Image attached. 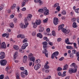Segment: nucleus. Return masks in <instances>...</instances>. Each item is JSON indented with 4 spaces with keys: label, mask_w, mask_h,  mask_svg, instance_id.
I'll list each match as a JSON object with an SVG mask.
<instances>
[{
    "label": "nucleus",
    "mask_w": 79,
    "mask_h": 79,
    "mask_svg": "<svg viewBox=\"0 0 79 79\" xmlns=\"http://www.w3.org/2000/svg\"><path fill=\"white\" fill-rule=\"evenodd\" d=\"M27 46H28V44H27V43H25L23 44V46H22V48L23 50H24V49H25L26 48V47H27Z\"/></svg>",
    "instance_id": "obj_9"
},
{
    "label": "nucleus",
    "mask_w": 79,
    "mask_h": 79,
    "mask_svg": "<svg viewBox=\"0 0 79 79\" xmlns=\"http://www.w3.org/2000/svg\"><path fill=\"white\" fill-rule=\"evenodd\" d=\"M33 24H34L33 28H36V27H37V26L38 25H37V24H36V23H35V22L34 23H33Z\"/></svg>",
    "instance_id": "obj_40"
},
{
    "label": "nucleus",
    "mask_w": 79,
    "mask_h": 79,
    "mask_svg": "<svg viewBox=\"0 0 79 79\" xmlns=\"http://www.w3.org/2000/svg\"><path fill=\"white\" fill-rule=\"evenodd\" d=\"M35 62L37 64H39L40 63V60L39 59H37L35 61Z\"/></svg>",
    "instance_id": "obj_27"
},
{
    "label": "nucleus",
    "mask_w": 79,
    "mask_h": 79,
    "mask_svg": "<svg viewBox=\"0 0 79 79\" xmlns=\"http://www.w3.org/2000/svg\"><path fill=\"white\" fill-rule=\"evenodd\" d=\"M71 67H74V69H77L78 68V67L77 65H76V63H72V64L70 65Z\"/></svg>",
    "instance_id": "obj_15"
},
{
    "label": "nucleus",
    "mask_w": 79,
    "mask_h": 79,
    "mask_svg": "<svg viewBox=\"0 0 79 79\" xmlns=\"http://www.w3.org/2000/svg\"><path fill=\"white\" fill-rule=\"evenodd\" d=\"M76 18H73L72 19V22H74V21H76Z\"/></svg>",
    "instance_id": "obj_54"
},
{
    "label": "nucleus",
    "mask_w": 79,
    "mask_h": 79,
    "mask_svg": "<svg viewBox=\"0 0 79 79\" xmlns=\"http://www.w3.org/2000/svg\"><path fill=\"white\" fill-rule=\"evenodd\" d=\"M37 37H39L40 39L42 38V35L40 33H39L37 35Z\"/></svg>",
    "instance_id": "obj_25"
},
{
    "label": "nucleus",
    "mask_w": 79,
    "mask_h": 79,
    "mask_svg": "<svg viewBox=\"0 0 79 79\" xmlns=\"http://www.w3.org/2000/svg\"><path fill=\"white\" fill-rule=\"evenodd\" d=\"M51 78V76H48L46 78L47 79H50Z\"/></svg>",
    "instance_id": "obj_64"
},
{
    "label": "nucleus",
    "mask_w": 79,
    "mask_h": 79,
    "mask_svg": "<svg viewBox=\"0 0 79 79\" xmlns=\"http://www.w3.org/2000/svg\"><path fill=\"white\" fill-rule=\"evenodd\" d=\"M62 31L65 34H66V29L64 28L62 30Z\"/></svg>",
    "instance_id": "obj_38"
},
{
    "label": "nucleus",
    "mask_w": 79,
    "mask_h": 79,
    "mask_svg": "<svg viewBox=\"0 0 79 79\" xmlns=\"http://www.w3.org/2000/svg\"><path fill=\"white\" fill-rule=\"evenodd\" d=\"M47 7H44L43 9H40L38 10V12L39 13H44L45 11H46L47 10Z\"/></svg>",
    "instance_id": "obj_4"
},
{
    "label": "nucleus",
    "mask_w": 79,
    "mask_h": 79,
    "mask_svg": "<svg viewBox=\"0 0 79 79\" xmlns=\"http://www.w3.org/2000/svg\"><path fill=\"white\" fill-rule=\"evenodd\" d=\"M27 56H23V63H26L27 62Z\"/></svg>",
    "instance_id": "obj_14"
},
{
    "label": "nucleus",
    "mask_w": 79,
    "mask_h": 79,
    "mask_svg": "<svg viewBox=\"0 0 79 79\" xmlns=\"http://www.w3.org/2000/svg\"><path fill=\"white\" fill-rule=\"evenodd\" d=\"M10 27L13 28L14 27V24L12 23H10Z\"/></svg>",
    "instance_id": "obj_37"
},
{
    "label": "nucleus",
    "mask_w": 79,
    "mask_h": 79,
    "mask_svg": "<svg viewBox=\"0 0 79 79\" xmlns=\"http://www.w3.org/2000/svg\"><path fill=\"white\" fill-rule=\"evenodd\" d=\"M18 54V52H16L15 53L14 55V60H16V58L17 56V54Z\"/></svg>",
    "instance_id": "obj_31"
},
{
    "label": "nucleus",
    "mask_w": 79,
    "mask_h": 79,
    "mask_svg": "<svg viewBox=\"0 0 79 79\" xmlns=\"http://www.w3.org/2000/svg\"><path fill=\"white\" fill-rule=\"evenodd\" d=\"M41 66V64H37L35 65L34 66V69L35 70H38L39 68H40V67Z\"/></svg>",
    "instance_id": "obj_11"
},
{
    "label": "nucleus",
    "mask_w": 79,
    "mask_h": 79,
    "mask_svg": "<svg viewBox=\"0 0 79 79\" xmlns=\"http://www.w3.org/2000/svg\"><path fill=\"white\" fill-rule=\"evenodd\" d=\"M61 14L63 15H66V12L65 10H63V11L61 13Z\"/></svg>",
    "instance_id": "obj_51"
},
{
    "label": "nucleus",
    "mask_w": 79,
    "mask_h": 79,
    "mask_svg": "<svg viewBox=\"0 0 79 79\" xmlns=\"http://www.w3.org/2000/svg\"><path fill=\"white\" fill-rule=\"evenodd\" d=\"M58 42H60L61 41V38H59L57 39Z\"/></svg>",
    "instance_id": "obj_60"
},
{
    "label": "nucleus",
    "mask_w": 79,
    "mask_h": 79,
    "mask_svg": "<svg viewBox=\"0 0 79 79\" xmlns=\"http://www.w3.org/2000/svg\"><path fill=\"white\" fill-rule=\"evenodd\" d=\"M35 58L34 57H31L30 58V61H33V62H34L35 61Z\"/></svg>",
    "instance_id": "obj_26"
},
{
    "label": "nucleus",
    "mask_w": 79,
    "mask_h": 79,
    "mask_svg": "<svg viewBox=\"0 0 79 79\" xmlns=\"http://www.w3.org/2000/svg\"><path fill=\"white\" fill-rule=\"evenodd\" d=\"M16 79H20V78L19 77V76L20 75H19V73H16Z\"/></svg>",
    "instance_id": "obj_28"
},
{
    "label": "nucleus",
    "mask_w": 79,
    "mask_h": 79,
    "mask_svg": "<svg viewBox=\"0 0 79 79\" xmlns=\"http://www.w3.org/2000/svg\"><path fill=\"white\" fill-rule=\"evenodd\" d=\"M0 63L2 66H5L7 63V61L5 60H0Z\"/></svg>",
    "instance_id": "obj_3"
},
{
    "label": "nucleus",
    "mask_w": 79,
    "mask_h": 79,
    "mask_svg": "<svg viewBox=\"0 0 79 79\" xmlns=\"http://www.w3.org/2000/svg\"><path fill=\"white\" fill-rule=\"evenodd\" d=\"M6 38H8L9 37V34H7L6 33H4L2 35V37H6Z\"/></svg>",
    "instance_id": "obj_22"
},
{
    "label": "nucleus",
    "mask_w": 79,
    "mask_h": 79,
    "mask_svg": "<svg viewBox=\"0 0 79 79\" xmlns=\"http://www.w3.org/2000/svg\"><path fill=\"white\" fill-rule=\"evenodd\" d=\"M16 4H13L12 6L11 7V9H12V10H13V9H15V8H16Z\"/></svg>",
    "instance_id": "obj_32"
},
{
    "label": "nucleus",
    "mask_w": 79,
    "mask_h": 79,
    "mask_svg": "<svg viewBox=\"0 0 79 79\" xmlns=\"http://www.w3.org/2000/svg\"><path fill=\"white\" fill-rule=\"evenodd\" d=\"M1 48H4L5 49V48H6L5 42H3L2 43L1 46Z\"/></svg>",
    "instance_id": "obj_13"
},
{
    "label": "nucleus",
    "mask_w": 79,
    "mask_h": 79,
    "mask_svg": "<svg viewBox=\"0 0 79 79\" xmlns=\"http://www.w3.org/2000/svg\"><path fill=\"white\" fill-rule=\"evenodd\" d=\"M13 48L15 50H19V47L17 45H14L13 46Z\"/></svg>",
    "instance_id": "obj_29"
},
{
    "label": "nucleus",
    "mask_w": 79,
    "mask_h": 79,
    "mask_svg": "<svg viewBox=\"0 0 79 79\" xmlns=\"http://www.w3.org/2000/svg\"><path fill=\"white\" fill-rule=\"evenodd\" d=\"M32 35L33 36H34L35 35V32L34 31L32 33Z\"/></svg>",
    "instance_id": "obj_63"
},
{
    "label": "nucleus",
    "mask_w": 79,
    "mask_h": 79,
    "mask_svg": "<svg viewBox=\"0 0 79 79\" xmlns=\"http://www.w3.org/2000/svg\"><path fill=\"white\" fill-rule=\"evenodd\" d=\"M70 32V30H66L65 34H69V33Z\"/></svg>",
    "instance_id": "obj_56"
},
{
    "label": "nucleus",
    "mask_w": 79,
    "mask_h": 79,
    "mask_svg": "<svg viewBox=\"0 0 79 79\" xmlns=\"http://www.w3.org/2000/svg\"><path fill=\"white\" fill-rule=\"evenodd\" d=\"M48 44L50 45H51V46H52L53 45V43L52 42H48Z\"/></svg>",
    "instance_id": "obj_52"
},
{
    "label": "nucleus",
    "mask_w": 79,
    "mask_h": 79,
    "mask_svg": "<svg viewBox=\"0 0 79 79\" xmlns=\"http://www.w3.org/2000/svg\"><path fill=\"white\" fill-rule=\"evenodd\" d=\"M44 31V28H40V29L39 30V32H42L43 31Z\"/></svg>",
    "instance_id": "obj_33"
},
{
    "label": "nucleus",
    "mask_w": 79,
    "mask_h": 79,
    "mask_svg": "<svg viewBox=\"0 0 79 79\" xmlns=\"http://www.w3.org/2000/svg\"><path fill=\"white\" fill-rule=\"evenodd\" d=\"M22 6L23 7V6H24L26 5V2L23 1V2L22 3Z\"/></svg>",
    "instance_id": "obj_47"
},
{
    "label": "nucleus",
    "mask_w": 79,
    "mask_h": 79,
    "mask_svg": "<svg viewBox=\"0 0 79 79\" xmlns=\"http://www.w3.org/2000/svg\"><path fill=\"white\" fill-rule=\"evenodd\" d=\"M46 31H47V32H49L50 31V29L49 28H48L46 29Z\"/></svg>",
    "instance_id": "obj_59"
},
{
    "label": "nucleus",
    "mask_w": 79,
    "mask_h": 79,
    "mask_svg": "<svg viewBox=\"0 0 79 79\" xmlns=\"http://www.w3.org/2000/svg\"><path fill=\"white\" fill-rule=\"evenodd\" d=\"M26 7H24L22 9V11H26Z\"/></svg>",
    "instance_id": "obj_58"
},
{
    "label": "nucleus",
    "mask_w": 79,
    "mask_h": 79,
    "mask_svg": "<svg viewBox=\"0 0 79 79\" xmlns=\"http://www.w3.org/2000/svg\"><path fill=\"white\" fill-rule=\"evenodd\" d=\"M19 18H21L22 17V15L21 14H19Z\"/></svg>",
    "instance_id": "obj_61"
},
{
    "label": "nucleus",
    "mask_w": 79,
    "mask_h": 79,
    "mask_svg": "<svg viewBox=\"0 0 79 79\" xmlns=\"http://www.w3.org/2000/svg\"><path fill=\"white\" fill-rule=\"evenodd\" d=\"M67 49H71V50L73 49V48L71 46H67L66 47Z\"/></svg>",
    "instance_id": "obj_30"
},
{
    "label": "nucleus",
    "mask_w": 79,
    "mask_h": 79,
    "mask_svg": "<svg viewBox=\"0 0 79 79\" xmlns=\"http://www.w3.org/2000/svg\"><path fill=\"white\" fill-rule=\"evenodd\" d=\"M62 70H63V69L61 68L60 67H59L57 69V71H61Z\"/></svg>",
    "instance_id": "obj_35"
},
{
    "label": "nucleus",
    "mask_w": 79,
    "mask_h": 79,
    "mask_svg": "<svg viewBox=\"0 0 79 79\" xmlns=\"http://www.w3.org/2000/svg\"><path fill=\"white\" fill-rule=\"evenodd\" d=\"M59 5V3H56L54 4V5L53 6L54 8H56V7H57V6H58Z\"/></svg>",
    "instance_id": "obj_34"
},
{
    "label": "nucleus",
    "mask_w": 79,
    "mask_h": 79,
    "mask_svg": "<svg viewBox=\"0 0 79 79\" xmlns=\"http://www.w3.org/2000/svg\"><path fill=\"white\" fill-rule=\"evenodd\" d=\"M52 34L53 36H55V35H56V34L55 33V32L54 31H52Z\"/></svg>",
    "instance_id": "obj_46"
},
{
    "label": "nucleus",
    "mask_w": 79,
    "mask_h": 79,
    "mask_svg": "<svg viewBox=\"0 0 79 79\" xmlns=\"http://www.w3.org/2000/svg\"><path fill=\"white\" fill-rule=\"evenodd\" d=\"M0 55H1L0 56V59H3L5 58V53L4 52H1L0 53Z\"/></svg>",
    "instance_id": "obj_6"
},
{
    "label": "nucleus",
    "mask_w": 79,
    "mask_h": 79,
    "mask_svg": "<svg viewBox=\"0 0 79 79\" xmlns=\"http://www.w3.org/2000/svg\"><path fill=\"white\" fill-rule=\"evenodd\" d=\"M75 12L77 13H79V9H77L75 10Z\"/></svg>",
    "instance_id": "obj_48"
},
{
    "label": "nucleus",
    "mask_w": 79,
    "mask_h": 79,
    "mask_svg": "<svg viewBox=\"0 0 79 79\" xmlns=\"http://www.w3.org/2000/svg\"><path fill=\"white\" fill-rule=\"evenodd\" d=\"M63 60H64V57H62L61 58L59 59V60L60 61H63Z\"/></svg>",
    "instance_id": "obj_55"
},
{
    "label": "nucleus",
    "mask_w": 79,
    "mask_h": 79,
    "mask_svg": "<svg viewBox=\"0 0 79 79\" xmlns=\"http://www.w3.org/2000/svg\"><path fill=\"white\" fill-rule=\"evenodd\" d=\"M68 66H69L67 64H65V65L64 66V68L63 70H67V69L68 68Z\"/></svg>",
    "instance_id": "obj_23"
},
{
    "label": "nucleus",
    "mask_w": 79,
    "mask_h": 79,
    "mask_svg": "<svg viewBox=\"0 0 79 79\" xmlns=\"http://www.w3.org/2000/svg\"><path fill=\"white\" fill-rule=\"evenodd\" d=\"M5 77V76L4 75H0V79H3Z\"/></svg>",
    "instance_id": "obj_43"
},
{
    "label": "nucleus",
    "mask_w": 79,
    "mask_h": 79,
    "mask_svg": "<svg viewBox=\"0 0 79 79\" xmlns=\"http://www.w3.org/2000/svg\"><path fill=\"white\" fill-rule=\"evenodd\" d=\"M35 3H39L40 5H41L42 4V3H43V2L42 1H41V0H35Z\"/></svg>",
    "instance_id": "obj_17"
},
{
    "label": "nucleus",
    "mask_w": 79,
    "mask_h": 79,
    "mask_svg": "<svg viewBox=\"0 0 79 79\" xmlns=\"http://www.w3.org/2000/svg\"><path fill=\"white\" fill-rule=\"evenodd\" d=\"M41 20H36L35 21V23L37 25H40L41 24Z\"/></svg>",
    "instance_id": "obj_19"
},
{
    "label": "nucleus",
    "mask_w": 79,
    "mask_h": 79,
    "mask_svg": "<svg viewBox=\"0 0 79 79\" xmlns=\"http://www.w3.org/2000/svg\"><path fill=\"white\" fill-rule=\"evenodd\" d=\"M73 26L74 28H76V27H77V25L76 23L74 22L73 24Z\"/></svg>",
    "instance_id": "obj_24"
},
{
    "label": "nucleus",
    "mask_w": 79,
    "mask_h": 79,
    "mask_svg": "<svg viewBox=\"0 0 79 79\" xmlns=\"http://www.w3.org/2000/svg\"><path fill=\"white\" fill-rule=\"evenodd\" d=\"M44 68L45 69H49L50 67L48 65H44Z\"/></svg>",
    "instance_id": "obj_49"
},
{
    "label": "nucleus",
    "mask_w": 79,
    "mask_h": 79,
    "mask_svg": "<svg viewBox=\"0 0 79 79\" xmlns=\"http://www.w3.org/2000/svg\"><path fill=\"white\" fill-rule=\"evenodd\" d=\"M56 10H57L58 11H60V6H57L56 8Z\"/></svg>",
    "instance_id": "obj_45"
},
{
    "label": "nucleus",
    "mask_w": 79,
    "mask_h": 79,
    "mask_svg": "<svg viewBox=\"0 0 79 79\" xmlns=\"http://www.w3.org/2000/svg\"><path fill=\"white\" fill-rule=\"evenodd\" d=\"M32 17V15L31 14H29L28 15L26 18L24 19V23L26 26H28L29 24V22L31 20V18Z\"/></svg>",
    "instance_id": "obj_1"
},
{
    "label": "nucleus",
    "mask_w": 79,
    "mask_h": 79,
    "mask_svg": "<svg viewBox=\"0 0 79 79\" xmlns=\"http://www.w3.org/2000/svg\"><path fill=\"white\" fill-rule=\"evenodd\" d=\"M48 19V18H47L46 19L43 20L44 23H47Z\"/></svg>",
    "instance_id": "obj_42"
},
{
    "label": "nucleus",
    "mask_w": 79,
    "mask_h": 79,
    "mask_svg": "<svg viewBox=\"0 0 79 79\" xmlns=\"http://www.w3.org/2000/svg\"><path fill=\"white\" fill-rule=\"evenodd\" d=\"M27 42V39H25L23 41V43H24V42Z\"/></svg>",
    "instance_id": "obj_62"
},
{
    "label": "nucleus",
    "mask_w": 79,
    "mask_h": 79,
    "mask_svg": "<svg viewBox=\"0 0 79 79\" xmlns=\"http://www.w3.org/2000/svg\"><path fill=\"white\" fill-rule=\"evenodd\" d=\"M65 42L66 44H68V45H69V44H72V43H69V39L67 38V39L65 40Z\"/></svg>",
    "instance_id": "obj_21"
},
{
    "label": "nucleus",
    "mask_w": 79,
    "mask_h": 79,
    "mask_svg": "<svg viewBox=\"0 0 79 79\" xmlns=\"http://www.w3.org/2000/svg\"><path fill=\"white\" fill-rule=\"evenodd\" d=\"M20 69L22 71H23V70L24 69V68L23 67H21L20 68Z\"/></svg>",
    "instance_id": "obj_57"
},
{
    "label": "nucleus",
    "mask_w": 79,
    "mask_h": 79,
    "mask_svg": "<svg viewBox=\"0 0 79 79\" xmlns=\"http://www.w3.org/2000/svg\"><path fill=\"white\" fill-rule=\"evenodd\" d=\"M69 56L70 58H72L74 57V54L73 53H71L69 54Z\"/></svg>",
    "instance_id": "obj_41"
},
{
    "label": "nucleus",
    "mask_w": 79,
    "mask_h": 79,
    "mask_svg": "<svg viewBox=\"0 0 79 79\" xmlns=\"http://www.w3.org/2000/svg\"><path fill=\"white\" fill-rule=\"evenodd\" d=\"M33 56V54L31 53L29 55H28V57L29 58H31L32 56Z\"/></svg>",
    "instance_id": "obj_44"
},
{
    "label": "nucleus",
    "mask_w": 79,
    "mask_h": 79,
    "mask_svg": "<svg viewBox=\"0 0 79 79\" xmlns=\"http://www.w3.org/2000/svg\"><path fill=\"white\" fill-rule=\"evenodd\" d=\"M42 44L43 45V47L44 49L47 48V45L48 44V43L45 41L43 42H42Z\"/></svg>",
    "instance_id": "obj_8"
},
{
    "label": "nucleus",
    "mask_w": 79,
    "mask_h": 79,
    "mask_svg": "<svg viewBox=\"0 0 79 79\" xmlns=\"http://www.w3.org/2000/svg\"><path fill=\"white\" fill-rule=\"evenodd\" d=\"M17 37L18 38H20V37H21V39H24L25 36H24V35L20 34L18 35L17 36Z\"/></svg>",
    "instance_id": "obj_16"
},
{
    "label": "nucleus",
    "mask_w": 79,
    "mask_h": 79,
    "mask_svg": "<svg viewBox=\"0 0 79 79\" xmlns=\"http://www.w3.org/2000/svg\"><path fill=\"white\" fill-rule=\"evenodd\" d=\"M73 45L74 46V47L75 48H77V47L76 46L77 45V44H76V43H73Z\"/></svg>",
    "instance_id": "obj_53"
},
{
    "label": "nucleus",
    "mask_w": 79,
    "mask_h": 79,
    "mask_svg": "<svg viewBox=\"0 0 79 79\" xmlns=\"http://www.w3.org/2000/svg\"><path fill=\"white\" fill-rule=\"evenodd\" d=\"M64 24H62L60 25V26L58 27V30L60 31V29L62 30L63 29H64V28H63V27H64Z\"/></svg>",
    "instance_id": "obj_18"
},
{
    "label": "nucleus",
    "mask_w": 79,
    "mask_h": 79,
    "mask_svg": "<svg viewBox=\"0 0 79 79\" xmlns=\"http://www.w3.org/2000/svg\"><path fill=\"white\" fill-rule=\"evenodd\" d=\"M59 54V52H58V51H56L55 52H54L52 55L51 58H52V59H54L55 56H57Z\"/></svg>",
    "instance_id": "obj_5"
},
{
    "label": "nucleus",
    "mask_w": 79,
    "mask_h": 79,
    "mask_svg": "<svg viewBox=\"0 0 79 79\" xmlns=\"http://www.w3.org/2000/svg\"><path fill=\"white\" fill-rule=\"evenodd\" d=\"M44 49V51H43V53H44L45 54V56L46 57H48V52L47 50L46 49V48Z\"/></svg>",
    "instance_id": "obj_10"
},
{
    "label": "nucleus",
    "mask_w": 79,
    "mask_h": 79,
    "mask_svg": "<svg viewBox=\"0 0 79 79\" xmlns=\"http://www.w3.org/2000/svg\"><path fill=\"white\" fill-rule=\"evenodd\" d=\"M69 72L70 74H72V73H75L77 72V69H74L73 68H70L69 70Z\"/></svg>",
    "instance_id": "obj_2"
},
{
    "label": "nucleus",
    "mask_w": 79,
    "mask_h": 79,
    "mask_svg": "<svg viewBox=\"0 0 79 79\" xmlns=\"http://www.w3.org/2000/svg\"><path fill=\"white\" fill-rule=\"evenodd\" d=\"M25 24L26 26H25V25H24L23 23H21L19 24L20 27L21 28H22V29H24V28H26V27H27V26H26L25 23Z\"/></svg>",
    "instance_id": "obj_12"
},
{
    "label": "nucleus",
    "mask_w": 79,
    "mask_h": 79,
    "mask_svg": "<svg viewBox=\"0 0 79 79\" xmlns=\"http://www.w3.org/2000/svg\"><path fill=\"white\" fill-rule=\"evenodd\" d=\"M44 15L45 16H46V15H49V10L48 9L46 10V11L44 12Z\"/></svg>",
    "instance_id": "obj_20"
},
{
    "label": "nucleus",
    "mask_w": 79,
    "mask_h": 79,
    "mask_svg": "<svg viewBox=\"0 0 79 79\" xmlns=\"http://www.w3.org/2000/svg\"><path fill=\"white\" fill-rule=\"evenodd\" d=\"M21 76L23 78L25 77V74L23 73V72H21Z\"/></svg>",
    "instance_id": "obj_36"
},
{
    "label": "nucleus",
    "mask_w": 79,
    "mask_h": 79,
    "mask_svg": "<svg viewBox=\"0 0 79 79\" xmlns=\"http://www.w3.org/2000/svg\"><path fill=\"white\" fill-rule=\"evenodd\" d=\"M53 23L55 25H57L58 24V19L57 18H54L53 19Z\"/></svg>",
    "instance_id": "obj_7"
},
{
    "label": "nucleus",
    "mask_w": 79,
    "mask_h": 79,
    "mask_svg": "<svg viewBox=\"0 0 79 79\" xmlns=\"http://www.w3.org/2000/svg\"><path fill=\"white\" fill-rule=\"evenodd\" d=\"M77 52V51L76 50H72V53H73V54H76Z\"/></svg>",
    "instance_id": "obj_50"
},
{
    "label": "nucleus",
    "mask_w": 79,
    "mask_h": 79,
    "mask_svg": "<svg viewBox=\"0 0 79 79\" xmlns=\"http://www.w3.org/2000/svg\"><path fill=\"white\" fill-rule=\"evenodd\" d=\"M22 73H23V74H25L26 76H27V70H25L23 72H22Z\"/></svg>",
    "instance_id": "obj_39"
}]
</instances>
